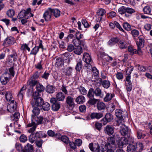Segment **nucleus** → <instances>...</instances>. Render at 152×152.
<instances>
[{
  "label": "nucleus",
  "mask_w": 152,
  "mask_h": 152,
  "mask_svg": "<svg viewBox=\"0 0 152 152\" xmlns=\"http://www.w3.org/2000/svg\"><path fill=\"white\" fill-rule=\"evenodd\" d=\"M14 75L15 72L13 68L11 67L1 76L0 80L1 83L3 85H5L11 78L14 76Z\"/></svg>",
  "instance_id": "nucleus-1"
},
{
  "label": "nucleus",
  "mask_w": 152,
  "mask_h": 152,
  "mask_svg": "<svg viewBox=\"0 0 152 152\" xmlns=\"http://www.w3.org/2000/svg\"><path fill=\"white\" fill-rule=\"evenodd\" d=\"M115 115L118 119L116 122V125L119 126L120 123H124V119L127 117V113L126 111H122L120 109H117L115 110Z\"/></svg>",
  "instance_id": "nucleus-2"
},
{
  "label": "nucleus",
  "mask_w": 152,
  "mask_h": 152,
  "mask_svg": "<svg viewBox=\"0 0 152 152\" xmlns=\"http://www.w3.org/2000/svg\"><path fill=\"white\" fill-rule=\"evenodd\" d=\"M115 140L114 137H110L107 138V142L104 146V149L106 152H114L115 148Z\"/></svg>",
  "instance_id": "nucleus-3"
},
{
  "label": "nucleus",
  "mask_w": 152,
  "mask_h": 152,
  "mask_svg": "<svg viewBox=\"0 0 152 152\" xmlns=\"http://www.w3.org/2000/svg\"><path fill=\"white\" fill-rule=\"evenodd\" d=\"M31 12V9L30 8H27L26 10H22L18 13L17 18L19 19L25 18V19H28L30 17L34 16V15Z\"/></svg>",
  "instance_id": "nucleus-4"
},
{
  "label": "nucleus",
  "mask_w": 152,
  "mask_h": 152,
  "mask_svg": "<svg viewBox=\"0 0 152 152\" xmlns=\"http://www.w3.org/2000/svg\"><path fill=\"white\" fill-rule=\"evenodd\" d=\"M136 44L137 46L138 53L140 55L142 54L141 48L144 47V40L143 38L140 36L138 37V40L136 39Z\"/></svg>",
  "instance_id": "nucleus-5"
},
{
  "label": "nucleus",
  "mask_w": 152,
  "mask_h": 152,
  "mask_svg": "<svg viewBox=\"0 0 152 152\" xmlns=\"http://www.w3.org/2000/svg\"><path fill=\"white\" fill-rule=\"evenodd\" d=\"M83 59V61L87 65L86 67H87L88 69L90 68V67H91V65L93 63L92 61L91 56L89 53H84Z\"/></svg>",
  "instance_id": "nucleus-6"
},
{
  "label": "nucleus",
  "mask_w": 152,
  "mask_h": 152,
  "mask_svg": "<svg viewBox=\"0 0 152 152\" xmlns=\"http://www.w3.org/2000/svg\"><path fill=\"white\" fill-rule=\"evenodd\" d=\"M89 148L92 152H105L104 148H103L102 150L100 151L99 145L97 143L94 144L92 143H90L89 145Z\"/></svg>",
  "instance_id": "nucleus-7"
},
{
  "label": "nucleus",
  "mask_w": 152,
  "mask_h": 152,
  "mask_svg": "<svg viewBox=\"0 0 152 152\" xmlns=\"http://www.w3.org/2000/svg\"><path fill=\"white\" fill-rule=\"evenodd\" d=\"M16 102L14 100H12L7 105V110L10 113L14 112L16 110Z\"/></svg>",
  "instance_id": "nucleus-8"
},
{
  "label": "nucleus",
  "mask_w": 152,
  "mask_h": 152,
  "mask_svg": "<svg viewBox=\"0 0 152 152\" xmlns=\"http://www.w3.org/2000/svg\"><path fill=\"white\" fill-rule=\"evenodd\" d=\"M15 42V39L13 37H10L7 38L4 40L3 45L5 47H7L13 45Z\"/></svg>",
  "instance_id": "nucleus-9"
},
{
  "label": "nucleus",
  "mask_w": 152,
  "mask_h": 152,
  "mask_svg": "<svg viewBox=\"0 0 152 152\" xmlns=\"http://www.w3.org/2000/svg\"><path fill=\"white\" fill-rule=\"evenodd\" d=\"M44 103L43 99L41 98H38L35 100H34L31 102L33 107H41Z\"/></svg>",
  "instance_id": "nucleus-10"
},
{
  "label": "nucleus",
  "mask_w": 152,
  "mask_h": 152,
  "mask_svg": "<svg viewBox=\"0 0 152 152\" xmlns=\"http://www.w3.org/2000/svg\"><path fill=\"white\" fill-rule=\"evenodd\" d=\"M52 10L51 8H49L43 14V18L46 21H50L52 16Z\"/></svg>",
  "instance_id": "nucleus-11"
},
{
  "label": "nucleus",
  "mask_w": 152,
  "mask_h": 152,
  "mask_svg": "<svg viewBox=\"0 0 152 152\" xmlns=\"http://www.w3.org/2000/svg\"><path fill=\"white\" fill-rule=\"evenodd\" d=\"M128 143L127 139L125 137H121L118 140V147L122 148L124 145L125 146Z\"/></svg>",
  "instance_id": "nucleus-12"
},
{
  "label": "nucleus",
  "mask_w": 152,
  "mask_h": 152,
  "mask_svg": "<svg viewBox=\"0 0 152 152\" xmlns=\"http://www.w3.org/2000/svg\"><path fill=\"white\" fill-rule=\"evenodd\" d=\"M106 13L105 10L103 9H101L99 10L96 15V20L98 22L100 21L102 18V16Z\"/></svg>",
  "instance_id": "nucleus-13"
},
{
  "label": "nucleus",
  "mask_w": 152,
  "mask_h": 152,
  "mask_svg": "<svg viewBox=\"0 0 152 152\" xmlns=\"http://www.w3.org/2000/svg\"><path fill=\"white\" fill-rule=\"evenodd\" d=\"M114 128L112 125H107L104 129L105 132L109 135H112L114 132Z\"/></svg>",
  "instance_id": "nucleus-14"
},
{
  "label": "nucleus",
  "mask_w": 152,
  "mask_h": 152,
  "mask_svg": "<svg viewBox=\"0 0 152 152\" xmlns=\"http://www.w3.org/2000/svg\"><path fill=\"white\" fill-rule=\"evenodd\" d=\"M124 123H120V132L123 136L126 135L128 132L127 127L124 124Z\"/></svg>",
  "instance_id": "nucleus-15"
},
{
  "label": "nucleus",
  "mask_w": 152,
  "mask_h": 152,
  "mask_svg": "<svg viewBox=\"0 0 152 152\" xmlns=\"http://www.w3.org/2000/svg\"><path fill=\"white\" fill-rule=\"evenodd\" d=\"M42 117H35L33 115H32V121L35 124L37 125L41 124L42 122Z\"/></svg>",
  "instance_id": "nucleus-16"
},
{
  "label": "nucleus",
  "mask_w": 152,
  "mask_h": 152,
  "mask_svg": "<svg viewBox=\"0 0 152 152\" xmlns=\"http://www.w3.org/2000/svg\"><path fill=\"white\" fill-rule=\"evenodd\" d=\"M129 45L125 39H122L119 41L118 43V46L121 49H125L127 48Z\"/></svg>",
  "instance_id": "nucleus-17"
},
{
  "label": "nucleus",
  "mask_w": 152,
  "mask_h": 152,
  "mask_svg": "<svg viewBox=\"0 0 152 152\" xmlns=\"http://www.w3.org/2000/svg\"><path fill=\"white\" fill-rule=\"evenodd\" d=\"M113 119V116L109 113L106 114L105 116V120L106 121H104V119H103L102 120V121H104L103 124L104 125L107 124V122L111 121Z\"/></svg>",
  "instance_id": "nucleus-18"
},
{
  "label": "nucleus",
  "mask_w": 152,
  "mask_h": 152,
  "mask_svg": "<svg viewBox=\"0 0 152 152\" xmlns=\"http://www.w3.org/2000/svg\"><path fill=\"white\" fill-rule=\"evenodd\" d=\"M38 134L37 132L35 133H32L29 136L28 140L31 143H33L34 141L37 140L38 138Z\"/></svg>",
  "instance_id": "nucleus-19"
},
{
  "label": "nucleus",
  "mask_w": 152,
  "mask_h": 152,
  "mask_svg": "<svg viewBox=\"0 0 152 152\" xmlns=\"http://www.w3.org/2000/svg\"><path fill=\"white\" fill-rule=\"evenodd\" d=\"M66 100L67 104L69 105L70 108L72 109L75 107L73 98L71 96H69L66 97Z\"/></svg>",
  "instance_id": "nucleus-20"
},
{
  "label": "nucleus",
  "mask_w": 152,
  "mask_h": 152,
  "mask_svg": "<svg viewBox=\"0 0 152 152\" xmlns=\"http://www.w3.org/2000/svg\"><path fill=\"white\" fill-rule=\"evenodd\" d=\"M95 95L96 96L99 97L100 98H102L104 96V94L101 89L100 88H96L94 90Z\"/></svg>",
  "instance_id": "nucleus-21"
},
{
  "label": "nucleus",
  "mask_w": 152,
  "mask_h": 152,
  "mask_svg": "<svg viewBox=\"0 0 152 152\" xmlns=\"http://www.w3.org/2000/svg\"><path fill=\"white\" fill-rule=\"evenodd\" d=\"M75 101L78 104H82L85 102V98L83 96L80 95L76 99Z\"/></svg>",
  "instance_id": "nucleus-22"
},
{
  "label": "nucleus",
  "mask_w": 152,
  "mask_h": 152,
  "mask_svg": "<svg viewBox=\"0 0 152 152\" xmlns=\"http://www.w3.org/2000/svg\"><path fill=\"white\" fill-rule=\"evenodd\" d=\"M103 115L102 113H94L91 114V117L92 119L96 118L99 119L103 116Z\"/></svg>",
  "instance_id": "nucleus-23"
},
{
  "label": "nucleus",
  "mask_w": 152,
  "mask_h": 152,
  "mask_svg": "<svg viewBox=\"0 0 152 152\" xmlns=\"http://www.w3.org/2000/svg\"><path fill=\"white\" fill-rule=\"evenodd\" d=\"M64 64V61L63 59L60 58H58L56 59V61L55 64L56 66L60 67Z\"/></svg>",
  "instance_id": "nucleus-24"
},
{
  "label": "nucleus",
  "mask_w": 152,
  "mask_h": 152,
  "mask_svg": "<svg viewBox=\"0 0 152 152\" xmlns=\"http://www.w3.org/2000/svg\"><path fill=\"white\" fill-rule=\"evenodd\" d=\"M6 14L8 17L12 18L15 14V11L12 9H9L6 12Z\"/></svg>",
  "instance_id": "nucleus-25"
},
{
  "label": "nucleus",
  "mask_w": 152,
  "mask_h": 152,
  "mask_svg": "<svg viewBox=\"0 0 152 152\" xmlns=\"http://www.w3.org/2000/svg\"><path fill=\"white\" fill-rule=\"evenodd\" d=\"M56 99L59 101H63L65 98V96L62 92H58L56 95Z\"/></svg>",
  "instance_id": "nucleus-26"
},
{
  "label": "nucleus",
  "mask_w": 152,
  "mask_h": 152,
  "mask_svg": "<svg viewBox=\"0 0 152 152\" xmlns=\"http://www.w3.org/2000/svg\"><path fill=\"white\" fill-rule=\"evenodd\" d=\"M131 33L134 39L136 40V38L140 34L139 31L136 29H134L131 30Z\"/></svg>",
  "instance_id": "nucleus-27"
},
{
  "label": "nucleus",
  "mask_w": 152,
  "mask_h": 152,
  "mask_svg": "<svg viewBox=\"0 0 152 152\" xmlns=\"http://www.w3.org/2000/svg\"><path fill=\"white\" fill-rule=\"evenodd\" d=\"M55 87L50 85H48L46 88V91L49 93H53L55 91Z\"/></svg>",
  "instance_id": "nucleus-28"
},
{
  "label": "nucleus",
  "mask_w": 152,
  "mask_h": 152,
  "mask_svg": "<svg viewBox=\"0 0 152 152\" xmlns=\"http://www.w3.org/2000/svg\"><path fill=\"white\" fill-rule=\"evenodd\" d=\"M97 107L98 110H101L105 109L106 107V105L104 102H99L97 103Z\"/></svg>",
  "instance_id": "nucleus-29"
},
{
  "label": "nucleus",
  "mask_w": 152,
  "mask_h": 152,
  "mask_svg": "<svg viewBox=\"0 0 152 152\" xmlns=\"http://www.w3.org/2000/svg\"><path fill=\"white\" fill-rule=\"evenodd\" d=\"M136 150V146L134 145L130 144L127 147V152H135Z\"/></svg>",
  "instance_id": "nucleus-30"
},
{
  "label": "nucleus",
  "mask_w": 152,
  "mask_h": 152,
  "mask_svg": "<svg viewBox=\"0 0 152 152\" xmlns=\"http://www.w3.org/2000/svg\"><path fill=\"white\" fill-rule=\"evenodd\" d=\"M136 150H138V152H141L143 149V145L140 142H137L136 146Z\"/></svg>",
  "instance_id": "nucleus-31"
},
{
  "label": "nucleus",
  "mask_w": 152,
  "mask_h": 152,
  "mask_svg": "<svg viewBox=\"0 0 152 152\" xmlns=\"http://www.w3.org/2000/svg\"><path fill=\"white\" fill-rule=\"evenodd\" d=\"M113 96L114 95L113 94L109 93H107L104 98V100L105 102H108L110 100Z\"/></svg>",
  "instance_id": "nucleus-32"
},
{
  "label": "nucleus",
  "mask_w": 152,
  "mask_h": 152,
  "mask_svg": "<svg viewBox=\"0 0 152 152\" xmlns=\"http://www.w3.org/2000/svg\"><path fill=\"white\" fill-rule=\"evenodd\" d=\"M119 41V39L117 37H113L111 38L108 42L109 44L112 45L115 44Z\"/></svg>",
  "instance_id": "nucleus-33"
},
{
  "label": "nucleus",
  "mask_w": 152,
  "mask_h": 152,
  "mask_svg": "<svg viewBox=\"0 0 152 152\" xmlns=\"http://www.w3.org/2000/svg\"><path fill=\"white\" fill-rule=\"evenodd\" d=\"M60 107V104L58 102L55 104H52V109L54 111H58Z\"/></svg>",
  "instance_id": "nucleus-34"
},
{
  "label": "nucleus",
  "mask_w": 152,
  "mask_h": 152,
  "mask_svg": "<svg viewBox=\"0 0 152 152\" xmlns=\"http://www.w3.org/2000/svg\"><path fill=\"white\" fill-rule=\"evenodd\" d=\"M74 53L77 55H80L83 52L82 48L81 46H77V47L74 49Z\"/></svg>",
  "instance_id": "nucleus-35"
},
{
  "label": "nucleus",
  "mask_w": 152,
  "mask_h": 152,
  "mask_svg": "<svg viewBox=\"0 0 152 152\" xmlns=\"http://www.w3.org/2000/svg\"><path fill=\"white\" fill-rule=\"evenodd\" d=\"M33 149V146L29 143H28L25 147V150L27 152H32Z\"/></svg>",
  "instance_id": "nucleus-36"
},
{
  "label": "nucleus",
  "mask_w": 152,
  "mask_h": 152,
  "mask_svg": "<svg viewBox=\"0 0 152 152\" xmlns=\"http://www.w3.org/2000/svg\"><path fill=\"white\" fill-rule=\"evenodd\" d=\"M52 13H53L54 16L56 18L59 17L60 14V12L58 9H52Z\"/></svg>",
  "instance_id": "nucleus-37"
},
{
  "label": "nucleus",
  "mask_w": 152,
  "mask_h": 152,
  "mask_svg": "<svg viewBox=\"0 0 152 152\" xmlns=\"http://www.w3.org/2000/svg\"><path fill=\"white\" fill-rule=\"evenodd\" d=\"M136 129L137 132V137L138 138L140 139L141 138H143L145 135L142 134L141 132V130L137 128H136Z\"/></svg>",
  "instance_id": "nucleus-38"
},
{
  "label": "nucleus",
  "mask_w": 152,
  "mask_h": 152,
  "mask_svg": "<svg viewBox=\"0 0 152 152\" xmlns=\"http://www.w3.org/2000/svg\"><path fill=\"white\" fill-rule=\"evenodd\" d=\"M37 91L39 92L44 91L45 90V87L41 84L39 83L36 86Z\"/></svg>",
  "instance_id": "nucleus-39"
},
{
  "label": "nucleus",
  "mask_w": 152,
  "mask_h": 152,
  "mask_svg": "<svg viewBox=\"0 0 152 152\" xmlns=\"http://www.w3.org/2000/svg\"><path fill=\"white\" fill-rule=\"evenodd\" d=\"M94 91V89L90 88L87 94L88 97L90 98H93L95 94Z\"/></svg>",
  "instance_id": "nucleus-40"
},
{
  "label": "nucleus",
  "mask_w": 152,
  "mask_h": 152,
  "mask_svg": "<svg viewBox=\"0 0 152 152\" xmlns=\"http://www.w3.org/2000/svg\"><path fill=\"white\" fill-rule=\"evenodd\" d=\"M83 66L82 62L81 61H77L76 64L75 69L78 71H80L82 69Z\"/></svg>",
  "instance_id": "nucleus-41"
},
{
  "label": "nucleus",
  "mask_w": 152,
  "mask_h": 152,
  "mask_svg": "<svg viewBox=\"0 0 152 152\" xmlns=\"http://www.w3.org/2000/svg\"><path fill=\"white\" fill-rule=\"evenodd\" d=\"M39 83V82L37 80L31 79V81H30L29 82V85L30 86L32 87L35 85H36V86H37V84H38Z\"/></svg>",
  "instance_id": "nucleus-42"
},
{
  "label": "nucleus",
  "mask_w": 152,
  "mask_h": 152,
  "mask_svg": "<svg viewBox=\"0 0 152 152\" xmlns=\"http://www.w3.org/2000/svg\"><path fill=\"white\" fill-rule=\"evenodd\" d=\"M42 107L43 109L45 111L48 110L50 108V105L48 102L43 103Z\"/></svg>",
  "instance_id": "nucleus-43"
},
{
  "label": "nucleus",
  "mask_w": 152,
  "mask_h": 152,
  "mask_svg": "<svg viewBox=\"0 0 152 152\" xmlns=\"http://www.w3.org/2000/svg\"><path fill=\"white\" fill-rule=\"evenodd\" d=\"M39 51V48L37 46L34 47L31 51L30 55H36Z\"/></svg>",
  "instance_id": "nucleus-44"
},
{
  "label": "nucleus",
  "mask_w": 152,
  "mask_h": 152,
  "mask_svg": "<svg viewBox=\"0 0 152 152\" xmlns=\"http://www.w3.org/2000/svg\"><path fill=\"white\" fill-rule=\"evenodd\" d=\"M127 47L128 51L130 52L131 54L134 53H137L139 54V53L137 52L138 50L137 51L136 49L133 48L131 46H128Z\"/></svg>",
  "instance_id": "nucleus-45"
},
{
  "label": "nucleus",
  "mask_w": 152,
  "mask_h": 152,
  "mask_svg": "<svg viewBox=\"0 0 152 152\" xmlns=\"http://www.w3.org/2000/svg\"><path fill=\"white\" fill-rule=\"evenodd\" d=\"M37 132L39 138H45L47 136L46 133L43 132L39 131Z\"/></svg>",
  "instance_id": "nucleus-46"
},
{
  "label": "nucleus",
  "mask_w": 152,
  "mask_h": 152,
  "mask_svg": "<svg viewBox=\"0 0 152 152\" xmlns=\"http://www.w3.org/2000/svg\"><path fill=\"white\" fill-rule=\"evenodd\" d=\"M123 26L124 29L127 31H129L131 30V25L127 22L124 23Z\"/></svg>",
  "instance_id": "nucleus-47"
},
{
  "label": "nucleus",
  "mask_w": 152,
  "mask_h": 152,
  "mask_svg": "<svg viewBox=\"0 0 152 152\" xmlns=\"http://www.w3.org/2000/svg\"><path fill=\"white\" fill-rule=\"evenodd\" d=\"M33 107H34L32 111L34 114L33 115L35 116L39 114L40 112V110L36 106Z\"/></svg>",
  "instance_id": "nucleus-48"
},
{
  "label": "nucleus",
  "mask_w": 152,
  "mask_h": 152,
  "mask_svg": "<svg viewBox=\"0 0 152 152\" xmlns=\"http://www.w3.org/2000/svg\"><path fill=\"white\" fill-rule=\"evenodd\" d=\"M110 84L108 80H104L102 82V85L103 87L106 88H108L110 86Z\"/></svg>",
  "instance_id": "nucleus-49"
},
{
  "label": "nucleus",
  "mask_w": 152,
  "mask_h": 152,
  "mask_svg": "<svg viewBox=\"0 0 152 152\" xmlns=\"http://www.w3.org/2000/svg\"><path fill=\"white\" fill-rule=\"evenodd\" d=\"M78 89L79 91L81 94L83 95H86V94L87 91L84 87L80 86L79 88Z\"/></svg>",
  "instance_id": "nucleus-50"
},
{
  "label": "nucleus",
  "mask_w": 152,
  "mask_h": 152,
  "mask_svg": "<svg viewBox=\"0 0 152 152\" xmlns=\"http://www.w3.org/2000/svg\"><path fill=\"white\" fill-rule=\"evenodd\" d=\"M7 101H10L12 98V94L10 92H8L6 93L5 95Z\"/></svg>",
  "instance_id": "nucleus-51"
},
{
  "label": "nucleus",
  "mask_w": 152,
  "mask_h": 152,
  "mask_svg": "<svg viewBox=\"0 0 152 152\" xmlns=\"http://www.w3.org/2000/svg\"><path fill=\"white\" fill-rule=\"evenodd\" d=\"M126 7L124 6H122L118 10V12L121 14H123L126 12Z\"/></svg>",
  "instance_id": "nucleus-52"
},
{
  "label": "nucleus",
  "mask_w": 152,
  "mask_h": 152,
  "mask_svg": "<svg viewBox=\"0 0 152 152\" xmlns=\"http://www.w3.org/2000/svg\"><path fill=\"white\" fill-rule=\"evenodd\" d=\"M143 11L145 13L149 14L151 12V8L149 6H146L143 9Z\"/></svg>",
  "instance_id": "nucleus-53"
},
{
  "label": "nucleus",
  "mask_w": 152,
  "mask_h": 152,
  "mask_svg": "<svg viewBox=\"0 0 152 152\" xmlns=\"http://www.w3.org/2000/svg\"><path fill=\"white\" fill-rule=\"evenodd\" d=\"M102 59L105 60L107 61H110L113 60V58L108 55H105L102 57Z\"/></svg>",
  "instance_id": "nucleus-54"
},
{
  "label": "nucleus",
  "mask_w": 152,
  "mask_h": 152,
  "mask_svg": "<svg viewBox=\"0 0 152 152\" xmlns=\"http://www.w3.org/2000/svg\"><path fill=\"white\" fill-rule=\"evenodd\" d=\"M93 75L94 76H96L99 74L98 70L95 67H93L92 69Z\"/></svg>",
  "instance_id": "nucleus-55"
},
{
  "label": "nucleus",
  "mask_w": 152,
  "mask_h": 152,
  "mask_svg": "<svg viewBox=\"0 0 152 152\" xmlns=\"http://www.w3.org/2000/svg\"><path fill=\"white\" fill-rule=\"evenodd\" d=\"M61 140L65 143H68L69 142V138L66 136H63L61 137Z\"/></svg>",
  "instance_id": "nucleus-56"
},
{
  "label": "nucleus",
  "mask_w": 152,
  "mask_h": 152,
  "mask_svg": "<svg viewBox=\"0 0 152 152\" xmlns=\"http://www.w3.org/2000/svg\"><path fill=\"white\" fill-rule=\"evenodd\" d=\"M21 48L23 50H27L28 51H30V48L28 47V46L26 44H24L22 45L21 46Z\"/></svg>",
  "instance_id": "nucleus-57"
},
{
  "label": "nucleus",
  "mask_w": 152,
  "mask_h": 152,
  "mask_svg": "<svg viewBox=\"0 0 152 152\" xmlns=\"http://www.w3.org/2000/svg\"><path fill=\"white\" fill-rule=\"evenodd\" d=\"M80 41L77 39H74L72 41V43L74 45L77 47L79 46L80 43Z\"/></svg>",
  "instance_id": "nucleus-58"
},
{
  "label": "nucleus",
  "mask_w": 152,
  "mask_h": 152,
  "mask_svg": "<svg viewBox=\"0 0 152 152\" xmlns=\"http://www.w3.org/2000/svg\"><path fill=\"white\" fill-rule=\"evenodd\" d=\"M115 26L118 28L120 31H122L124 32L125 33H126V32L124 31V30L122 28L120 24L117 22L115 21Z\"/></svg>",
  "instance_id": "nucleus-59"
},
{
  "label": "nucleus",
  "mask_w": 152,
  "mask_h": 152,
  "mask_svg": "<svg viewBox=\"0 0 152 152\" xmlns=\"http://www.w3.org/2000/svg\"><path fill=\"white\" fill-rule=\"evenodd\" d=\"M27 140V137L24 134L21 135L20 138V141L21 142H25Z\"/></svg>",
  "instance_id": "nucleus-60"
},
{
  "label": "nucleus",
  "mask_w": 152,
  "mask_h": 152,
  "mask_svg": "<svg viewBox=\"0 0 152 152\" xmlns=\"http://www.w3.org/2000/svg\"><path fill=\"white\" fill-rule=\"evenodd\" d=\"M72 72V68L71 67L68 68L65 71L66 74L68 76L70 75Z\"/></svg>",
  "instance_id": "nucleus-61"
},
{
  "label": "nucleus",
  "mask_w": 152,
  "mask_h": 152,
  "mask_svg": "<svg viewBox=\"0 0 152 152\" xmlns=\"http://www.w3.org/2000/svg\"><path fill=\"white\" fill-rule=\"evenodd\" d=\"M42 143L43 140H36L35 142V143L36 146L39 148H41L42 147Z\"/></svg>",
  "instance_id": "nucleus-62"
},
{
  "label": "nucleus",
  "mask_w": 152,
  "mask_h": 152,
  "mask_svg": "<svg viewBox=\"0 0 152 152\" xmlns=\"http://www.w3.org/2000/svg\"><path fill=\"white\" fill-rule=\"evenodd\" d=\"M15 148L19 152L23 151L22 150V148L21 145L19 143H16L15 145Z\"/></svg>",
  "instance_id": "nucleus-63"
},
{
  "label": "nucleus",
  "mask_w": 152,
  "mask_h": 152,
  "mask_svg": "<svg viewBox=\"0 0 152 152\" xmlns=\"http://www.w3.org/2000/svg\"><path fill=\"white\" fill-rule=\"evenodd\" d=\"M98 99H95L94 98L91 99H90L88 102L89 103L92 105H94L96 103L98 102Z\"/></svg>",
  "instance_id": "nucleus-64"
}]
</instances>
